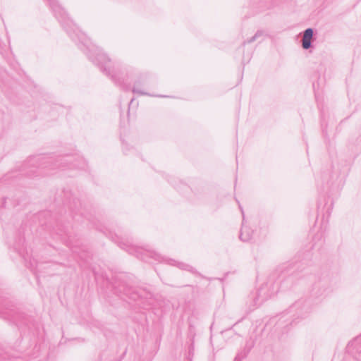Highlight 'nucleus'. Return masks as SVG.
Returning <instances> with one entry per match:
<instances>
[{
	"mask_svg": "<svg viewBox=\"0 0 361 361\" xmlns=\"http://www.w3.org/2000/svg\"><path fill=\"white\" fill-rule=\"evenodd\" d=\"M54 13V16L59 20L63 28L75 42L80 49L87 55L89 59L98 66L100 71L124 91H129L130 84L124 82L121 75L123 71L118 63L112 62L111 60L99 50L92 51L89 48V39L85 35L79 30L75 24L69 19L66 12L59 4L56 0H47Z\"/></svg>",
	"mask_w": 361,
	"mask_h": 361,
	"instance_id": "nucleus-1",
	"label": "nucleus"
},
{
	"mask_svg": "<svg viewBox=\"0 0 361 361\" xmlns=\"http://www.w3.org/2000/svg\"><path fill=\"white\" fill-rule=\"evenodd\" d=\"M301 267L302 263L298 262L280 267L257 290L253 296V306L261 305L280 290L290 289L301 277Z\"/></svg>",
	"mask_w": 361,
	"mask_h": 361,
	"instance_id": "nucleus-2",
	"label": "nucleus"
},
{
	"mask_svg": "<svg viewBox=\"0 0 361 361\" xmlns=\"http://www.w3.org/2000/svg\"><path fill=\"white\" fill-rule=\"evenodd\" d=\"M64 164H70V168L85 169V161L78 157L74 159L73 156H65L54 160L52 157L47 156H36L28 160L27 165L32 166V169L27 172L28 176H39L51 174L49 171L56 168L63 169Z\"/></svg>",
	"mask_w": 361,
	"mask_h": 361,
	"instance_id": "nucleus-3",
	"label": "nucleus"
},
{
	"mask_svg": "<svg viewBox=\"0 0 361 361\" xmlns=\"http://www.w3.org/2000/svg\"><path fill=\"white\" fill-rule=\"evenodd\" d=\"M114 293L123 300L142 301L143 308L153 304L155 295L152 286L133 288L128 282L126 275L116 276L113 283Z\"/></svg>",
	"mask_w": 361,
	"mask_h": 361,
	"instance_id": "nucleus-4",
	"label": "nucleus"
},
{
	"mask_svg": "<svg viewBox=\"0 0 361 361\" xmlns=\"http://www.w3.org/2000/svg\"><path fill=\"white\" fill-rule=\"evenodd\" d=\"M112 240L115 241L121 248L126 250V251L130 255H135L141 260L145 262H149V259H153L158 262L166 260L164 257L153 250H144L142 248L135 247L130 244L128 242L124 243L121 241L119 237L116 235H115V237L112 236Z\"/></svg>",
	"mask_w": 361,
	"mask_h": 361,
	"instance_id": "nucleus-5",
	"label": "nucleus"
},
{
	"mask_svg": "<svg viewBox=\"0 0 361 361\" xmlns=\"http://www.w3.org/2000/svg\"><path fill=\"white\" fill-rule=\"evenodd\" d=\"M0 317L16 325L27 324L26 317L19 309L0 298Z\"/></svg>",
	"mask_w": 361,
	"mask_h": 361,
	"instance_id": "nucleus-6",
	"label": "nucleus"
},
{
	"mask_svg": "<svg viewBox=\"0 0 361 361\" xmlns=\"http://www.w3.org/2000/svg\"><path fill=\"white\" fill-rule=\"evenodd\" d=\"M312 305L310 301L307 299H300L290 305L288 308V312L293 314L294 317L293 322L299 318L306 317L311 311Z\"/></svg>",
	"mask_w": 361,
	"mask_h": 361,
	"instance_id": "nucleus-7",
	"label": "nucleus"
},
{
	"mask_svg": "<svg viewBox=\"0 0 361 361\" xmlns=\"http://www.w3.org/2000/svg\"><path fill=\"white\" fill-rule=\"evenodd\" d=\"M331 284L328 276L319 278L312 286V295L319 297L325 295L331 291Z\"/></svg>",
	"mask_w": 361,
	"mask_h": 361,
	"instance_id": "nucleus-8",
	"label": "nucleus"
},
{
	"mask_svg": "<svg viewBox=\"0 0 361 361\" xmlns=\"http://www.w3.org/2000/svg\"><path fill=\"white\" fill-rule=\"evenodd\" d=\"M65 195L71 212L76 215L77 210H78V212H80V214L83 216L84 212L82 211L80 201L77 198H72V194L71 192H66Z\"/></svg>",
	"mask_w": 361,
	"mask_h": 361,
	"instance_id": "nucleus-9",
	"label": "nucleus"
},
{
	"mask_svg": "<svg viewBox=\"0 0 361 361\" xmlns=\"http://www.w3.org/2000/svg\"><path fill=\"white\" fill-rule=\"evenodd\" d=\"M238 203L239 204V208H240L242 215H243V223L244 220H245L244 212H243V207H241L240 203L238 202ZM253 234H254V231L251 228H250L247 226H244L243 225V226L240 229L239 238L243 242H249L250 240H252Z\"/></svg>",
	"mask_w": 361,
	"mask_h": 361,
	"instance_id": "nucleus-10",
	"label": "nucleus"
},
{
	"mask_svg": "<svg viewBox=\"0 0 361 361\" xmlns=\"http://www.w3.org/2000/svg\"><path fill=\"white\" fill-rule=\"evenodd\" d=\"M314 39V30L309 27L304 31V35L302 39V47L304 49H309L312 47V41Z\"/></svg>",
	"mask_w": 361,
	"mask_h": 361,
	"instance_id": "nucleus-11",
	"label": "nucleus"
},
{
	"mask_svg": "<svg viewBox=\"0 0 361 361\" xmlns=\"http://www.w3.org/2000/svg\"><path fill=\"white\" fill-rule=\"evenodd\" d=\"M16 238V239L13 243H11V245L20 255H23L25 250V238L20 231L17 233Z\"/></svg>",
	"mask_w": 361,
	"mask_h": 361,
	"instance_id": "nucleus-12",
	"label": "nucleus"
},
{
	"mask_svg": "<svg viewBox=\"0 0 361 361\" xmlns=\"http://www.w3.org/2000/svg\"><path fill=\"white\" fill-rule=\"evenodd\" d=\"M145 83V79H142V78H139L138 80H137L135 83H134V86L132 89V92L135 94H137L139 95H147V96H151V97H164V95H154V94H151L147 92H145L144 90H142L140 89V87Z\"/></svg>",
	"mask_w": 361,
	"mask_h": 361,
	"instance_id": "nucleus-13",
	"label": "nucleus"
},
{
	"mask_svg": "<svg viewBox=\"0 0 361 361\" xmlns=\"http://www.w3.org/2000/svg\"><path fill=\"white\" fill-rule=\"evenodd\" d=\"M348 351L354 350L356 353H361V334L354 340L350 341L347 345Z\"/></svg>",
	"mask_w": 361,
	"mask_h": 361,
	"instance_id": "nucleus-14",
	"label": "nucleus"
},
{
	"mask_svg": "<svg viewBox=\"0 0 361 361\" xmlns=\"http://www.w3.org/2000/svg\"><path fill=\"white\" fill-rule=\"evenodd\" d=\"M255 345V341L252 338H250L246 341L245 347L243 350H241L240 352L238 353V355H239L243 359L245 358L249 353L250 352L251 349Z\"/></svg>",
	"mask_w": 361,
	"mask_h": 361,
	"instance_id": "nucleus-15",
	"label": "nucleus"
},
{
	"mask_svg": "<svg viewBox=\"0 0 361 361\" xmlns=\"http://www.w3.org/2000/svg\"><path fill=\"white\" fill-rule=\"evenodd\" d=\"M166 261L169 264L177 266L178 267H179L181 269L187 270L192 274H197L195 269L189 264H185L183 262H176L175 260L171 259H168Z\"/></svg>",
	"mask_w": 361,
	"mask_h": 361,
	"instance_id": "nucleus-16",
	"label": "nucleus"
},
{
	"mask_svg": "<svg viewBox=\"0 0 361 361\" xmlns=\"http://www.w3.org/2000/svg\"><path fill=\"white\" fill-rule=\"evenodd\" d=\"M264 36H267V34L265 33V32L264 30H259L256 32V33L254 35V36H252L250 39H247L246 41H244L243 42V45L244 46L246 44L252 43V42H255V40H257L262 37H264Z\"/></svg>",
	"mask_w": 361,
	"mask_h": 361,
	"instance_id": "nucleus-17",
	"label": "nucleus"
},
{
	"mask_svg": "<svg viewBox=\"0 0 361 361\" xmlns=\"http://www.w3.org/2000/svg\"><path fill=\"white\" fill-rule=\"evenodd\" d=\"M323 238V235L322 233H317L314 238H313V245H312V248L314 249L316 247H319L320 246H322L324 243V240L322 239Z\"/></svg>",
	"mask_w": 361,
	"mask_h": 361,
	"instance_id": "nucleus-18",
	"label": "nucleus"
},
{
	"mask_svg": "<svg viewBox=\"0 0 361 361\" xmlns=\"http://www.w3.org/2000/svg\"><path fill=\"white\" fill-rule=\"evenodd\" d=\"M57 227L58 228L56 230V234H58L60 236H61V238L63 239H65V238L67 237L68 240L71 243V240H70V235L68 233V231H67L66 228H65V227H63L62 226H57Z\"/></svg>",
	"mask_w": 361,
	"mask_h": 361,
	"instance_id": "nucleus-19",
	"label": "nucleus"
},
{
	"mask_svg": "<svg viewBox=\"0 0 361 361\" xmlns=\"http://www.w3.org/2000/svg\"><path fill=\"white\" fill-rule=\"evenodd\" d=\"M243 360V359L239 355L237 354L233 361H242Z\"/></svg>",
	"mask_w": 361,
	"mask_h": 361,
	"instance_id": "nucleus-20",
	"label": "nucleus"
},
{
	"mask_svg": "<svg viewBox=\"0 0 361 361\" xmlns=\"http://www.w3.org/2000/svg\"><path fill=\"white\" fill-rule=\"evenodd\" d=\"M6 200V198H4V200H3V202H2V204H1V207H5Z\"/></svg>",
	"mask_w": 361,
	"mask_h": 361,
	"instance_id": "nucleus-21",
	"label": "nucleus"
},
{
	"mask_svg": "<svg viewBox=\"0 0 361 361\" xmlns=\"http://www.w3.org/2000/svg\"><path fill=\"white\" fill-rule=\"evenodd\" d=\"M123 150L124 153H126V148L125 147H123Z\"/></svg>",
	"mask_w": 361,
	"mask_h": 361,
	"instance_id": "nucleus-22",
	"label": "nucleus"
},
{
	"mask_svg": "<svg viewBox=\"0 0 361 361\" xmlns=\"http://www.w3.org/2000/svg\"><path fill=\"white\" fill-rule=\"evenodd\" d=\"M134 101V99L133 98L130 102V104Z\"/></svg>",
	"mask_w": 361,
	"mask_h": 361,
	"instance_id": "nucleus-23",
	"label": "nucleus"
}]
</instances>
